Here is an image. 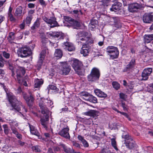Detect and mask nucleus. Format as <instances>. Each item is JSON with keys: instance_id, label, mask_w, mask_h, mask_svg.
Here are the masks:
<instances>
[{"instance_id": "nucleus-1", "label": "nucleus", "mask_w": 153, "mask_h": 153, "mask_svg": "<svg viewBox=\"0 0 153 153\" xmlns=\"http://www.w3.org/2000/svg\"><path fill=\"white\" fill-rule=\"evenodd\" d=\"M7 95L9 101L13 108V110L14 109L18 112L21 111H22V112L23 111L27 112V110L22 105V103L17 100L16 97L12 93H7Z\"/></svg>"}, {"instance_id": "nucleus-2", "label": "nucleus", "mask_w": 153, "mask_h": 153, "mask_svg": "<svg viewBox=\"0 0 153 153\" xmlns=\"http://www.w3.org/2000/svg\"><path fill=\"white\" fill-rule=\"evenodd\" d=\"M53 104V102L48 99H44L39 104L42 113H48L49 111L47 107H50Z\"/></svg>"}, {"instance_id": "nucleus-3", "label": "nucleus", "mask_w": 153, "mask_h": 153, "mask_svg": "<svg viewBox=\"0 0 153 153\" xmlns=\"http://www.w3.org/2000/svg\"><path fill=\"white\" fill-rule=\"evenodd\" d=\"M100 74L99 70L96 68H93L91 70L90 74L88 76V81L94 82L99 79Z\"/></svg>"}, {"instance_id": "nucleus-4", "label": "nucleus", "mask_w": 153, "mask_h": 153, "mask_svg": "<svg viewBox=\"0 0 153 153\" xmlns=\"http://www.w3.org/2000/svg\"><path fill=\"white\" fill-rule=\"evenodd\" d=\"M17 53L19 56L24 58L30 56L31 53V51L29 48L22 47L18 50Z\"/></svg>"}, {"instance_id": "nucleus-5", "label": "nucleus", "mask_w": 153, "mask_h": 153, "mask_svg": "<svg viewBox=\"0 0 153 153\" xmlns=\"http://www.w3.org/2000/svg\"><path fill=\"white\" fill-rule=\"evenodd\" d=\"M72 66L78 75H81V68L82 65V62L78 59H75L71 62Z\"/></svg>"}, {"instance_id": "nucleus-6", "label": "nucleus", "mask_w": 153, "mask_h": 153, "mask_svg": "<svg viewBox=\"0 0 153 153\" xmlns=\"http://www.w3.org/2000/svg\"><path fill=\"white\" fill-rule=\"evenodd\" d=\"M43 19L47 24L50 25L51 28L59 26L56 21V18L54 17H51L50 19H48L46 16H44L43 17Z\"/></svg>"}, {"instance_id": "nucleus-7", "label": "nucleus", "mask_w": 153, "mask_h": 153, "mask_svg": "<svg viewBox=\"0 0 153 153\" xmlns=\"http://www.w3.org/2000/svg\"><path fill=\"white\" fill-rule=\"evenodd\" d=\"M60 72L62 75L68 74L71 70L70 67L66 63H62L61 64L59 67Z\"/></svg>"}, {"instance_id": "nucleus-8", "label": "nucleus", "mask_w": 153, "mask_h": 153, "mask_svg": "<svg viewBox=\"0 0 153 153\" xmlns=\"http://www.w3.org/2000/svg\"><path fill=\"white\" fill-rule=\"evenodd\" d=\"M48 53V50L45 48V50L42 51L40 53L39 58L36 65L38 70H39L41 68L45 54Z\"/></svg>"}, {"instance_id": "nucleus-9", "label": "nucleus", "mask_w": 153, "mask_h": 153, "mask_svg": "<svg viewBox=\"0 0 153 153\" xmlns=\"http://www.w3.org/2000/svg\"><path fill=\"white\" fill-rule=\"evenodd\" d=\"M152 69L151 68H147L144 69L142 73L141 78L140 79V80H148L149 76L152 73Z\"/></svg>"}, {"instance_id": "nucleus-10", "label": "nucleus", "mask_w": 153, "mask_h": 153, "mask_svg": "<svg viewBox=\"0 0 153 153\" xmlns=\"http://www.w3.org/2000/svg\"><path fill=\"white\" fill-rule=\"evenodd\" d=\"M43 114L42 118L40 120L41 125L46 129L48 128L47 126L48 124L49 114L48 113H42Z\"/></svg>"}, {"instance_id": "nucleus-11", "label": "nucleus", "mask_w": 153, "mask_h": 153, "mask_svg": "<svg viewBox=\"0 0 153 153\" xmlns=\"http://www.w3.org/2000/svg\"><path fill=\"white\" fill-rule=\"evenodd\" d=\"M30 95H27V94H24L23 97L26 101V102L29 106L32 105L34 101V98L33 94L29 92Z\"/></svg>"}, {"instance_id": "nucleus-12", "label": "nucleus", "mask_w": 153, "mask_h": 153, "mask_svg": "<svg viewBox=\"0 0 153 153\" xmlns=\"http://www.w3.org/2000/svg\"><path fill=\"white\" fill-rule=\"evenodd\" d=\"M15 72L16 74V76L17 80L22 79L25 73V69L22 67L18 68H16Z\"/></svg>"}, {"instance_id": "nucleus-13", "label": "nucleus", "mask_w": 153, "mask_h": 153, "mask_svg": "<svg viewBox=\"0 0 153 153\" xmlns=\"http://www.w3.org/2000/svg\"><path fill=\"white\" fill-rule=\"evenodd\" d=\"M135 65V59H132L131 61L127 65L124 69L123 71L126 72L133 70Z\"/></svg>"}, {"instance_id": "nucleus-14", "label": "nucleus", "mask_w": 153, "mask_h": 153, "mask_svg": "<svg viewBox=\"0 0 153 153\" xmlns=\"http://www.w3.org/2000/svg\"><path fill=\"white\" fill-rule=\"evenodd\" d=\"M140 7V4L137 3H134L128 4V9L129 12H134L136 11Z\"/></svg>"}, {"instance_id": "nucleus-15", "label": "nucleus", "mask_w": 153, "mask_h": 153, "mask_svg": "<svg viewBox=\"0 0 153 153\" xmlns=\"http://www.w3.org/2000/svg\"><path fill=\"white\" fill-rule=\"evenodd\" d=\"M122 6V4L121 3L118 1H116L112 5L110 10L115 12H117L121 9Z\"/></svg>"}, {"instance_id": "nucleus-16", "label": "nucleus", "mask_w": 153, "mask_h": 153, "mask_svg": "<svg viewBox=\"0 0 153 153\" xmlns=\"http://www.w3.org/2000/svg\"><path fill=\"white\" fill-rule=\"evenodd\" d=\"M69 128H65L60 131L58 134L62 137L66 138L69 139L70 138V136L68 133Z\"/></svg>"}, {"instance_id": "nucleus-17", "label": "nucleus", "mask_w": 153, "mask_h": 153, "mask_svg": "<svg viewBox=\"0 0 153 153\" xmlns=\"http://www.w3.org/2000/svg\"><path fill=\"white\" fill-rule=\"evenodd\" d=\"M90 51L89 48L86 44H82V47L80 51V53L84 56H86L88 55Z\"/></svg>"}, {"instance_id": "nucleus-18", "label": "nucleus", "mask_w": 153, "mask_h": 153, "mask_svg": "<svg viewBox=\"0 0 153 153\" xmlns=\"http://www.w3.org/2000/svg\"><path fill=\"white\" fill-rule=\"evenodd\" d=\"M110 20L111 22H114V26L117 28H119L121 27L122 25L120 22V19L119 17H113L111 18Z\"/></svg>"}, {"instance_id": "nucleus-19", "label": "nucleus", "mask_w": 153, "mask_h": 153, "mask_svg": "<svg viewBox=\"0 0 153 153\" xmlns=\"http://www.w3.org/2000/svg\"><path fill=\"white\" fill-rule=\"evenodd\" d=\"M65 46V49L69 51H74L75 50V47L74 45L71 43L66 42L64 43Z\"/></svg>"}, {"instance_id": "nucleus-20", "label": "nucleus", "mask_w": 153, "mask_h": 153, "mask_svg": "<svg viewBox=\"0 0 153 153\" xmlns=\"http://www.w3.org/2000/svg\"><path fill=\"white\" fill-rule=\"evenodd\" d=\"M41 42L42 45V50H45V48H46L47 49V48L46 46V44L48 43V42L49 41L48 39L46 38L45 37V35H42L41 36ZM48 50V49H47Z\"/></svg>"}, {"instance_id": "nucleus-21", "label": "nucleus", "mask_w": 153, "mask_h": 153, "mask_svg": "<svg viewBox=\"0 0 153 153\" xmlns=\"http://www.w3.org/2000/svg\"><path fill=\"white\" fill-rule=\"evenodd\" d=\"M126 147L129 149H132L134 148L135 146V143L134 142L133 140L132 139L131 140H129L127 142H124Z\"/></svg>"}, {"instance_id": "nucleus-22", "label": "nucleus", "mask_w": 153, "mask_h": 153, "mask_svg": "<svg viewBox=\"0 0 153 153\" xmlns=\"http://www.w3.org/2000/svg\"><path fill=\"white\" fill-rule=\"evenodd\" d=\"M99 112L97 111L89 110L88 111L84 113L85 115L95 117L98 116Z\"/></svg>"}, {"instance_id": "nucleus-23", "label": "nucleus", "mask_w": 153, "mask_h": 153, "mask_svg": "<svg viewBox=\"0 0 153 153\" xmlns=\"http://www.w3.org/2000/svg\"><path fill=\"white\" fill-rule=\"evenodd\" d=\"M22 8L21 6L18 7L16 9L15 16L17 17L22 16L24 13H22Z\"/></svg>"}, {"instance_id": "nucleus-24", "label": "nucleus", "mask_w": 153, "mask_h": 153, "mask_svg": "<svg viewBox=\"0 0 153 153\" xmlns=\"http://www.w3.org/2000/svg\"><path fill=\"white\" fill-rule=\"evenodd\" d=\"M9 65V69L11 70L12 71V76L14 77L15 75V72L16 70V68L14 67V65L12 63L11 61L9 60L7 62Z\"/></svg>"}, {"instance_id": "nucleus-25", "label": "nucleus", "mask_w": 153, "mask_h": 153, "mask_svg": "<svg viewBox=\"0 0 153 153\" xmlns=\"http://www.w3.org/2000/svg\"><path fill=\"white\" fill-rule=\"evenodd\" d=\"M143 22L146 23H150L152 22L150 13H146L144 14L143 17Z\"/></svg>"}, {"instance_id": "nucleus-26", "label": "nucleus", "mask_w": 153, "mask_h": 153, "mask_svg": "<svg viewBox=\"0 0 153 153\" xmlns=\"http://www.w3.org/2000/svg\"><path fill=\"white\" fill-rule=\"evenodd\" d=\"M60 146L66 153H74V151L72 148H68L64 144H60Z\"/></svg>"}, {"instance_id": "nucleus-27", "label": "nucleus", "mask_w": 153, "mask_h": 153, "mask_svg": "<svg viewBox=\"0 0 153 153\" xmlns=\"http://www.w3.org/2000/svg\"><path fill=\"white\" fill-rule=\"evenodd\" d=\"M94 92L97 95L100 97L105 98L107 96L106 94L100 89H97L95 90Z\"/></svg>"}, {"instance_id": "nucleus-28", "label": "nucleus", "mask_w": 153, "mask_h": 153, "mask_svg": "<svg viewBox=\"0 0 153 153\" xmlns=\"http://www.w3.org/2000/svg\"><path fill=\"white\" fill-rule=\"evenodd\" d=\"M47 34L48 36L53 37L54 38H60L61 37V34L59 32H57L56 33L50 32L48 33Z\"/></svg>"}, {"instance_id": "nucleus-29", "label": "nucleus", "mask_w": 153, "mask_h": 153, "mask_svg": "<svg viewBox=\"0 0 153 153\" xmlns=\"http://www.w3.org/2000/svg\"><path fill=\"white\" fill-rule=\"evenodd\" d=\"M144 39L145 43H149L153 40V34L145 35L144 36Z\"/></svg>"}, {"instance_id": "nucleus-30", "label": "nucleus", "mask_w": 153, "mask_h": 153, "mask_svg": "<svg viewBox=\"0 0 153 153\" xmlns=\"http://www.w3.org/2000/svg\"><path fill=\"white\" fill-rule=\"evenodd\" d=\"M117 48L113 46H108L106 49V52L109 54H110L114 51L115 53L117 52Z\"/></svg>"}, {"instance_id": "nucleus-31", "label": "nucleus", "mask_w": 153, "mask_h": 153, "mask_svg": "<svg viewBox=\"0 0 153 153\" xmlns=\"http://www.w3.org/2000/svg\"><path fill=\"white\" fill-rule=\"evenodd\" d=\"M40 19L39 18H37V19L33 26L31 27L32 30H34L39 27L40 26Z\"/></svg>"}, {"instance_id": "nucleus-32", "label": "nucleus", "mask_w": 153, "mask_h": 153, "mask_svg": "<svg viewBox=\"0 0 153 153\" xmlns=\"http://www.w3.org/2000/svg\"><path fill=\"white\" fill-rule=\"evenodd\" d=\"M72 26H74V29H78L77 27H80L81 25L79 22L75 20L74 19L73 20V23L71 25Z\"/></svg>"}, {"instance_id": "nucleus-33", "label": "nucleus", "mask_w": 153, "mask_h": 153, "mask_svg": "<svg viewBox=\"0 0 153 153\" xmlns=\"http://www.w3.org/2000/svg\"><path fill=\"white\" fill-rule=\"evenodd\" d=\"M15 33L13 32H10L8 36L7 37V39L9 42L12 43L15 39L14 36Z\"/></svg>"}, {"instance_id": "nucleus-34", "label": "nucleus", "mask_w": 153, "mask_h": 153, "mask_svg": "<svg viewBox=\"0 0 153 153\" xmlns=\"http://www.w3.org/2000/svg\"><path fill=\"white\" fill-rule=\"evenodd\" d=\"M54 55L56 57L58 58H60L62 56L61 50L60 49H56L54 53Z\"/></svg>"}, {"instance_id": "nucleus-35", "label": "nucleus", "mask_w": 153, "mask_h": 153, "mask_svg": "<svg viewBox=\"0 0 153 153\" xmlns=\"http://www.w3.org/2000/svg\"><path fill=\"white\" fill-rule=\"evenodd\" d=\"M43 84V81H42L39 80H36L35 82L34 87L35 88H39Z\"/></svg>"}, {"instance_id": "nucleus-36", "label": "nucleus", "mask_w": 153, "mask_h": 153, "mask_svg": "<svg viewBox=\"0 0 153 153\" xmlns=\"http://www.w3.org/2000/svg\"><path fill=\"white\" fill-rule=\"evenodd\" d=\"M98 22L97 20L92 19L90 22V24L89 25V27L92 28H94L96 27V25L98 24Z\"/></svg>"}, {"instance_id": "nucleus-37", "label": "nucleus", "mask_w": 153, "mask_h": 153, "mask_svg": "<svg viewBox=\"0 0 153 153\" xmlns=\"http://www.w3.org/2000/svg\"><path fill=\"white\" fill-rule=\"evenodd\" d=\"M111 0H101L100 2L102 3L101 5L102 7L105 8L108 6V3L110 2Z\"/></svg>"}, {"instance_id": "nucleus-38", "label": "nucleus", "mask_w": 153, "mask_h": 153, "mask_svg": "<svg viewBox=\"0 0 153 153\" xmlns=\"http://www.w3.org/2000/svg\"><path fill=\"white\" fill-rule=\"evenodd\" d=\"M33 17L31 15H28L26 19L24 21L25 22L26 24H30L31 23V21Z\"/></svg>"}, {"instance_id": "nucleus-39", "label": "nucleus", "mask_w": 153, "mask_h": 153, "mask_svg": "<svg viewBox=\"0 0 153 153\" xmlns=\"http://www.w3.org/2000/svg\"><path fill=\"white\" fill-rule=\"evenodd\" d=\"M122 138L124 139V142H127L129 140H131L132 139L131 137L128 134H123L122 136Z\"/></svg>"}, {"instance_id": "nucleus-40", "label": "nucleus", "mask_w": 153, "mask_h": 153, "mask_svg": "<svg viewBox=\"0 0 153 153\" xmlns=\"http://www.w3.org/2000/svg\"><path fill=\"white\" fill-rule=\"evenodd\" d=\"M3 127L4 134L6 135H8L10 131V129L8 128V126L7 124H4L3 125Z\"/></svg>"}, {"instance_id": "nucleus-41", "label": "nucleus", "mask_w": 153, "mask_h": 153, "mask_svg": "<svg viewBox=\"0 0 153 153\" xmlns=\"http://www.w3.org/2000/svg\"><path fill=\"white\" fill-rule=\"evenodd\" d=\"M113 87L116 90H118L120 88V84L117 82L113 81L112 83Z\"/></svg>"}, {"instance_id": "nucleus-42", "label": "nucleus", "mask_w": 153, "mask_h": 153, "mask_svg": "<svg viewBox=\"0 0 153 153\" xmlns=\"http://www.w3.org/2000/svg\"><path fill=\"white\" fill-rule=\"evenodd\" d=\"M87 39L86 40L85 43L83 42V44H86V45H91L93 43V41L92 39L90 37H87Z\"/></svg>"}, {"instance_id": "nucleus-43", "label": "nucleus", "mask_w": 153, "mask_h": 153, "mask_svg": "<svg viewBox=\"0 0 153 153\" xmlns=\"http://www.w3.org/2000/svg\"><path fill=\"white\" fill-rule=\"evenodd\" d=\"M64 18L65 21L68 22L70 25L73 23V20L74 19L71 17L68 16H64Z\"/></svg>"}, {"instance_id": "nucleus-44", "label": "nucleus", "mask_w": 153, "mask_h": 153, "mask_svg": "<svg viewBox=\"0 0 153 153\" xmlns=\"http://www.w3.org/2000/svg\"><path fill=\"white\" fill-rule=\"evenodd\" d=\"M119 54V52L118 49L117 50V52H113L110 54V57L113 59H116L118 57Z\"/></svg>"}, {"instance_id": "nucleus-45", "label": "nucleus", "mask_w": 153, "mask_h": 153, "mask_svg": "<svg viewBox=\"0 0 153 153\" xmlns=\"http://www.w3.org/2000/svg\"><path fill=\"white\" fill-rule=\"evenodd\" d=\"M17 81L20 84L23 85L25 86H27L26 81L23 78L21 79H19Z\"/></svg>"}, {"instance_id": "nucleus-46", "label": "nucleus", "mask_w": 153, "mask_h": 153, "mask_svg": "<svg viewBox=\"0 0 153 153\" xmlns=\"http://www.w3.org/2000/svg\"><path fill=\"white\" fill-rule=\"evenodd\" d=\"M73 14H74L75 16H76L77 17H79L80 15H82V13L80 10L79 11L77 10H74L73 11Z\"/></svg>"}, {"instance_id": "nucleus-47", "label": "nucleus", "mask_w": 153, "mask_h": 153, "mask_svg": "<svg viewBox=\"0 0 153 153\" xmlns=\"http://www.w3.org/2000/svg\"><path fill=\"white\" fill-rule=\"evenodd\" d=\"M10 125L11 128H16L18 126V123L16 121H11L10 122Z\"/></svg>"}, {"instance_id": "nucleus-48", "label": "nucleus", "mask_w": 153, "mask_h": 153, "mask_svg": "<svg viewBox=\"0 0 153 153\" xmlns=\"http://www.w3.org/2000/svg\"><path fill=\"white\" fill-rule=\"evenodd\" d=\"M33 150L35 152H38L41 151L40 147L39 146H35L32 147Z\"/></svg>"}, {"instance_id": "nucleus-49", "label": "nucleus", "mask_w": 153, "mask_h": 153, "mask_svg": "<svg viewBox=\"0 0 153 153\" xmlns=\"http://www.w3.org/2000/svg\"><path fill=\"white\" fill-rule=\"evenodd\" d=\"M111 140L112 146L115 150L117 151L118 149L116 146V142L115 139L114 138H112L111 139Z\"/></svg>"}, {"instance_id": "nucleus-50", "label": "nucleus", "mask_w": 153, "mask_h": 153, "mask_svg": "<svg viewBox=\"0 0 153 153\" xmlns=\"http://www.w3.org/2000/svg\"><path fill=\"white\" fill-rule=\"evenodd\" d=\"M97 98L91 95L90 97L89 102L93 103H96L97 102Z\"/></svg>"}, {"instance_id": "nucleus-51", "label": "nucleus", "mask_w": 153, "mask_h": 153, "mask_svg": "<svg viewBox=\"0 0 153 153\" xmlns=\"http://www.w3.org/2000/svg\"><path fill=\"white\" fill-rule=\"evenodd\" d=\"M3 56L6 59H9L10 58V54L6 51L2 52Z\"/></svg>"}, {"instance_id": "nucleus-52", "label": "nucleus", "mask_w": 153, "mask_h": 153, "mask_svg": "<svg viewBox=\"0 0 153 153\" xmlns=\"http://www.w3.org/2000/svg\"><path fill=\"white\" fill-rule=\"evenodd\" d=\"M4 60L2 57L1 55L0 54V67H2L4 65Z\"/></svg>"}, {"instance_id": "nucleus-53", "label": "nucleus", "mask_w": 153, "mask_h": 153, "mask_svg": "<svg viewBox=\"0 0 153 153\" xmlns=\"http://www.w3.org/2000/svg\"><path fill=\"white\" fill-rule=\"evenodd\" d=\"M100 153H111V152L108 148H106L102 149Z\"/></svg>"}, {"instance_id": "nucleus-54", "label": "nucleus", "mask_w": 153, "mask_h": 153, "mask_svg": "<svg viewBox=\"0 0 153 153\" xmlns=\"http://www.w3.org/2000/svg\"><path fill=\"white\" fill-rule=\"evenodd\" d=\"M9 16V19L10 21L11 22H16V19L13 17V15L11 14H9V15H8Z\"/></svg>"}, {"instance_id": "nucleus-55", "label": "nucleus", "mask_w": 153, "mask_h": 153, "mask_svg": "<svg viewBox=\"0 0 153 153\" xmlns=\"http://www.w3.org/2000/svg\"><path fill=\"white\" fill-rule=\"evenodd\" d=\"M88 33L86 32H84L83 34L85 35L84 37L80 38L79 40L80 41L86 42V40L87 39L86 36L87 35Z\"/></svg>"}, {"instance_id": "nucleus-56", "label": "nucleus", "mask_w": 153, "mask_h": 153, "mask_svg": "<svg viewBox=\"0 0 153 153\" xmlns=\"http://www.w3.org/2000/svg\"><path fill=\"white\" fill-rule=\"evenodd\" d=\"M49 87L50 89L54 90L55 91H57L59 90L58 88H56V87L53 85H51L49 86Z\"/></svg>"}, {"instance_id": "nucleus-57", "label": "nucleus", "mask_w": 153, "mask_h": 153, "mask_svg": "<svg viewBox=\"0 0 153 153\" xmlns=\"http://www.w3.org/2000/svg\"><path fill=\"white\" fill-rule=\"evenodd\" d=\"M31 133L34 135L37 136L39 137H40V134L36 129L33 131L32 130V132H31Z\"/></svg>"}, {"instance_id": "nucleus-58", "label": "nucleus", "mask_w": 153, "mask_h": 153, "mask_svg": "<svg viewBox=\"0 0 153 153\" xmlns=\"http://www.w3.org/2000/svg\"><path fill=\"white\" fill-rule=\"evenodd\" d=\"M82 143L84 147H87L88 146V144L85 140H84Z\"/></svg>"}, {"instance_id": "nucleus-59", "label": "nucleus", "mask_w": 153, "mask_h": 153, "mask_svg": "<svg viewBox=\"0 0 153 153\" xmlns=\"http://www.w3.org/2000/svg\"><path fill=\"white\" fill-rule=\"evenodd\" d=\"M89 94L87 92H82L80 93V95L81 96H82V97H85L87 95H88Z\"/></svg>"}, {"instance_id": "nucleus-60", "label": "nucleus", "mask_w": 153, "mask_h": 153, "mask_svg": "<svg viewBox=\"0 0 153 153\" xmlns=\"http://www.w3.org/2000/svg\"><path fill=\"white\" fill-rule=\"evenodd\" d=\"M11 129L12 131V132L15 135L18 133L17 129L16 128H11Z\"/></svg>"}, {"instance_id": "nucleus-61", "label": "nucleus", "mask_w": 153, "mask_h": 153, "mask_svg": "<svg viewBox=\"0 0 153 153\" xmlns=\"http://www.w3.org/2000/svg\"><path fill=\"white\" fill-rule=\"evenodd\" d=\"M91 95V94H89L88 95H87L85 97H82V98L87 101H89Z\"/></svg>"}, {"instance_id": "nucleus-62", "label": "nucleus", "mask_w": 153, "mask_h": 153, "mask_svg": "<svg viewBox=\"0 0 153 153\" xmlns=\"http://www.w3.org/2000/svg\"><path fill=\"white\" fill-rule=\"evenodd\" d=\"M16 137L19 139L21 140L22 139V135L19 133H17L16 134H15Z\"/></svg>"}, {"instance_id": "nucleus-63", "label": "nucleus", "mask_w": 153, "mask_h": 153, "mask_svg": "<svg viewBox=\"0 0 153 153\" xmlns=\"http://www.w3.org/2000/svg\"><path fill=\"white\" fill-rule=\"evenodd\" d=\"M73 144L74 146L77 148H80V145L76 142H73Z\"/></svg>"}, {"instance_id": "nucleus-64", "label": "nucleus", "mask_w": 153, "mask_h": 153, "mask_svg": "<svg viewBox=\"0 0 153 153\" xmlns=\"http://www.w3.org/2000/svg\"><path fill=\"white\" fill-rule=\"evenodd\" d=\"M29 127H30V132H32V131H34V130H36V129H35V128L32 125H31L30 124H29Z\"/></svg>"}]
</instances>
